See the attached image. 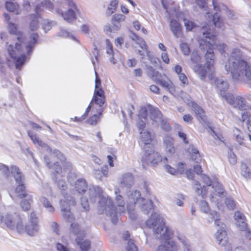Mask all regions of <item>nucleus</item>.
Masks as SVG:
<instances>
[{"instance_id":"obj_1","label":"nucleus","mask_w":251,"mask_h":251,"mask_svg":"<svg viewBox=\"0 0 251 251\" xmlns=\"http://www.w3.org/2000/svg\"><path fill=\"white\" fill-rule=\"evenodd\" d=\"M146 225L152 229L155 238L160 240L155 251H176L178 247L174 240L175 238L184 245L187 243L186 238L176 229L166 225L164 218L159 213H152L146 221Z\"/></svg>"},{"instance_id":"obj_2","label":"nucleus","mask_w":251,"mask_h":251,"mask_svg":"<svg viewBox=\"0 0 251 251\" xmlns=\"http://www.w3.org/2000/svg\"><path fill=\"white\" fill-rule=\"evenodd\" d=\"M38 37L36 33L25 38L18 36L17 38L8 37L5 46L7 61L14 63L17 69H21L28 60V56L32 52Z\"/></svg>"},{"instance_id":"obj_3","label":"nucleus","mask_w":251,"mask_h":251,"mask_svg":"<svg viewBox=\"0 0 251 251\" xmlns=\"http://www.w3.org/2000/svg\"><path fill=\"white\" fill-rule=\"evenodd\" d=\"M120 193L119 189H115L116 197L114 203L112 202L108 196L102 195V191L99 187H90L85 196L87 197L88 194L90 200L92 202H95L98 198L100 207V210L101 212L105 211V214L111 218L112 222L114 223L118 215H121L126 212L125 202Z\"/></svg>"},{"instance_id":"obj_4","label":"nucleus","mask_w":251,"mask_h":251,"mask_svg":"<svg viewBox=\"0 0 251 251\" xmlns=\"http://www.w3.org/2000/svg\"><path fill=\"white\" fill-rule=\"evenodd\" d=\"M242 57L240 50L234 49L224 63L225 69L235 81H242L247 78L251 88V63L243 60Z\"/></svg>"},{"instance_id":"obj_5","label":"nucleus","mask_w":251,"mask_h":251,"mask_svg":"<svg viewBox=\"0 0 251 251\" xmlns=\"http://www.w3.org/2000/svg\"><path fill=\"white\" fill-rule=\"evenodd\" d=\"M201 179L202 181L207 186H203L202 188L201 184L198 181H195L193 184V188L198 195L201 196V197L204 198L207 194V191L208 190L212 191L213 193L214 191V193L215 194H211L212 201H215V199L216 197H215V196H216L222 197V196L224 195V191L222 185L217 180L211 181L209 178L204 175L201 176ZM218 201L219 200H216V201Z\"/></svg>"},{"instance_id":"obj_6","label":"nucleus","mask_w":251,"mask_h":251,"mask_svg":"<svg viewBox=\"0 0 251 251\" xmlns=\"http://www.w3.org/2000/svg\"><path fill=\"white\" fill-rule=\"evenodd\" d=\"M4 223L6 226L12 230H16L23 233L25 230L21 217L13 213L12 208L0 205V223Z\"/></svg>"},{"instance_id":"obj_7","label":"nucleus","mask_w":251,"mask_h":251,"mask_svg":"<svg viewBox=\"0 0 251 251\" xmlns=\"http://www.w3.org/2000/svg\"><path fill=\"white\" fill-rule=\"evenodd\" d=\"M141 194L136 190L129 191L127 193L128 201L127 208L130 217L131 219L134 218L132 216L131 210L136 206L141 208L142 211L146 214H148L153 208V203L150 197L147 199L140 197Z\"/></svg>"},{"instance_id":"obj_8","label":"nucleus","mask_w":251,"mask_h":251,"mask_svg":"<svg viewBox=\"0 0 251 251\" xmlns=\"http://www.w3.org/2000/svg\"><path fill=\"white\" fill-rule=\"evenodd\" d=\"M207 33L203 32V37L204 38L200 39L198 42L200 47L203 50H207V52L205 55V65L206 66L207 76L209 79H212L214 78V69L213 66L215 63V57L212 51V48H214V45L211 43L214 42V36L211 35L210 37L207 36Z\"/></svg>"},{"instance_id":"obj_9","label":"nucleus","mask_w":251,"mask_h":251,"mask_svg":"<svg viewBox=\"0 0 251 251\" xmlns=\"http://www.w3.org/2000/svg\"><path fill=\"white\" fill-rule=\"evenodd\" d=\"M51 161H48L46 157H45V161L50 168L54 170L58 175L56 176L57 184L58 188L61 190H65L67 187L64 180L61 179L62 176L60 175L62 172L61 166H64L66 164L65 157L62 153L58 150H54L50 154Z\"/></svg>"},{"instance_id":"obj_10","label":"nucleus","mask_w":251,"mask_h":251,"mask_svg":"<svg viewBox=\"0 0 251 251\" xmlns=\"http://www.w3.org/2000/svg\"><path fill=\"white\" fill-rule=\"evenodd\" d=\"M209 215L211 220H208V223H210L214 220L215 224L217 226L215 237L218 243L221 246L225 247V250L226 251H231L230 245L228 244L227 241L226 226L221 222L220 215L216 211H210Z\"/></svg>"},{"instance_id":"obj_11","label":"nucleus","mask_w":251,"mask_h":251,"mask_svg":"<svg viewBox=\"0 0 251 251\" xmlns=\"http://www.w3.org/2000/svg\"><path fill=\"white\" fill-rule=\"evenodd\" d=\"M11 173L15 178L18 186L9 191V195L12 199L22 198L26 196L25 187L24 184V177L19 169L15 166L11 167Z\"/></svg>"},{"instance_id":"obj_12","label":"nucleus","mask_w":251,"mask_h":251,"mask_svg":"<svg viewBox=\"0 0 251 251\" xmlns=\"http://www.w3.org/2000/svg\"><path fill=\"white\" fill-rule=\"evenodd\" d=\"M148 109L146 107H142L138 115L137 126L140 132V141L145 145L149 144L151 141V135L150 132L144 129L147 121Z\"/></svg>"},{"instance_id":"obj_13","label":"nucleus","mask_w":251,"mask_h":251,"mask_svg":"<svg viewBox=\"0 0 251 251\" xmlns=\"http://www.w3.org/2000/svg\"><path fill=\"white\" fill-rule=\"evenodd\" d=\"M164 8L169 14L170 17L175 14L177 19L179 20L183 19L184 22V25L187 30H191L195 27V24L190 21L184 18V14L182 12L177 11L178 6L175 4L172 0H161Z\"/></svg>"},{"instance_id":"obj_14","label":"nucleus","mask_w":251,"mask_h":251,"mask_svg":"<svg viewBox=\"0 0 251 251\" xmlns=\"http://www.w3.org/2000/svg\"><path fill=\"white\" fill-rule=\"evenodd\" d=\"M142 165L144 168L150 164L152 166H155L161 162L163 164L167 162V157L162 156L159 153L153 151L151 153L146 152L142 158Z\"/></svg>"},{"instance_id":"obj_15","label":"nucleus","mask_w":251,"mask_h":251,"mask_svg":"<svg viewBox=\"0 0 251 251\" xmlns=\"http://www.w3.org/2000/svg\"><path fill=\"white\" fill-rule=\"evenodd\" d=\"M71 230L72 233L76 236L75 241L77 244L80 246L81 250L82 251H87L90 246V241L85 240L83 242H81L85 234V230L81 229L79 226L75 223L71 224Z\"/></svg>"},{"instance_id":"obj_16","label":"nucleus","mask_w":251,"mask_h":251,"mask_svg":"<svg viewBox=\"0 0 251 251\" xmlns=\"http://www.w3.org/2000/svg\"><path fill=\"white\" fill-rule=\"evenodd\" d=\"M148 73L155 81L158 82L171 94L174 95L175 93V87L171 80L165 75H162L158 72H155L152 70L149 71Z\"/></svg>"},{"instance_id":"obj_17","label":"nucleus","mask_w":251,"mask_h":251,"mask_svg":"<svg viewBox=\"0 0 251 251\" xmlns=\"http://www.w3.org/2000/svg\"><path fill=\"white\" fill-rule=\"evenodd\" d=\"M95 90L93 98L91 102L94 103L95 109H99V108H101V106L103 104L105 98L104 91L100 88L101 85L100 80L98 78L96 72H95Z\"/></svg>"},{"instance_id":"obj_18","label":"nucleus","mask_w":251,"mask_h":251,"mask_svg":"<svg viewBox=\"0 0 251 251\" xmlns=\"http://www.w3.org/2000/svg\"><path fill=\"white\" fill-rule=\"evenodd\" d=\"M75 204V201L73 197L67 193L63 194V198L60 200L61 209L63 216L68 220H71L73 219L70 212V206Z\"/></svg>"},{"instance_id":"obj_19","label":"nucleus","mask_w":251,"mask_h":251,"mask_svg":"<svg viewBox=\"0 0 251 251\" xmlns=\"http://www.w3.org/2000/svg\"><path fill=\"white\" fill-rule=\"evenodd\" d=\"M191 68L195 73L203 80L207 76V71L205 70L204 67L200 64L201 61V56L197 51H194L191 56Z\"/></svg>"},{"instance_id":"obj_20","label":"nucleus","mask_w":251,"mask_h":251,"mask_svg":"<svg viewBox=\"0 0 251 251\" xmlns=\"http://www.w3.org/2000/svg\"><path fill=\"white\" fill-rule=\"evenodd\" d=\"M68 9L64 12L58 8L54 9L55 12L61 15L63 19L68 23H72L76 19V12L77 11L76 5L72 0L68 2Z\"/></svg>"},{"instance_id":"obj_21","label":"nucleus","mask_w":251,"mask_h":251,"mask_svg":"<svg viewBox=\"0 0 251 251\" xmlns=\"http://www.w3.org/2000/svg\"><path fill=\"white\" fill-rule=\"evenodd\" d=\"M148 109V114H150L151 119L155 123L161 122V128L166 131L171 129V126L169 123L164 120H162V115L160 111L157 108H154L150 106L146 107Z\"/></svg>"},{"instance_id":"obj_22","label":"nucleus","mask_w":251,"mask_h":251,"mask_svg":"<svg viewBox=\"0 0 251 251\" xmlns=\"http://www.w3.org/2000/svg\"><path fill=\"white\" fill-rule=\"evenodd\" d=\"M181 95V97L184 101L192 108L198 120L201 122H205V118L203 110L195 102L191 100V98L188 95L184 92H182Z\"/></svg>"},{"instance_id":"obj_23","label":"nucleus","mask_w":251,"mask_h":251,"mask_svg":"<svg viewBox=\"0 0 251 251\" xmlns=\"http://www.w3.org/2000/svg\"><path fill=\"white\" fill-rule=\"evenodd\" d=\"M24 227L25 230L23 233L25 232L29 235L33 236L38 232L39 227L38 225V218L35 213H31L29 224L26 226L24 225Z\"/></svg>"},{"instance_id":"obj_24","label":"nucleus","mask_w":251,"mask_h":251,"mask_svg":"<svg viewBox=\"0 0 251 251\" xmlns=\"http://www.w3.org/2000/svg\"><path fill=\"white\" fill-rule=\"evenodd\" d=\"M234 219L237 228L240 230L246 231L247 233H251V231L247 228L246 217L243 213L239 211L236 212L234 215Z\"/></svg>"},{"instance_id":"obj_25","label":"nucleus","mask_w":251,"mask_h":251,"mask_svg":"<svg viewBox=\"0 0 251 251\" xmlns=\"http://www.w3.org/2000/svg\"><path fill=\"white\" fill-rule=\"evenodd\" d=\"M225 100L228 103L239 109H242L246 104L245 100L243 97L239 96L234 97L231 94H228V97Z\"/></svg>"},{"instance_id":"obj_26","label":"nucleus","mask_w":251,"mask_h":251,"mask_svg":"<svg viewBox=\"0 0 251 251\" xmlns=\"http://www.w3.org/2000/svg\"><path fill=\"white\" fill-rule=\"evenodd\" d=\"M215 84L218 89L221 96L226 99L228 97V94L226 91L228 89L229 85L226 80L223 78H217L215 80Z\"/></svg>"},{"instance_id":"obj_27","label":"nucleus","mask_w":251,"mask_h":251,"mask_svg":"<svg viewBox=\"0 0 251 251\" xmlns=\"http://www.w3.org/2000/svg\"><path fill=\"white\" fill-rule=\"evenodd\" d=\"M163 143L166 154L168 156L173 155L176 151L174 146V140L172 137L166 135L163 139Z\"/></svg>"},{"instance_id":"obj_28","label":"nucleus","mask_w":251,"mask_h":251,"mask_svg":"<svg viewBox=\"0 0 251 251\" xmlns=\"http://www.w3.org/2000/svg\"><path fill=\"white\" fill-rule=\"evenodd\" d=\"M93 107L91 108L88 116L90 117L87 119V122L91 125H95L100 119V116L101 114V109H95L94 104Z\"/></svg>"},{"instance_id":"obj_29","label":"nucleus","mask_w":251,"mask_h":251,"mask_svg":"<svg viewBox=\"0 0 251 251\" xmlns=\"http://www.w3.org/2000/svg\"><path fill=\"white\" fill-rule=\"evenodd\" d=\"M130 38L132 40L135 41L137 44H138L141 48L144 50L142 51L140 50H138L139 54L142 57H143L145 56V52L148 53V46L146 44L145 41L141 38L138 37L135 34L132 33L130 35Z\"/></svg>"},{"instance_id":"obj_30","label":"nucleus","mask_w":251,"mask_h":251,"mask_svg":"<svg viewBox=\"0 0 251 251\" xmlns=\"http://www.w3.org/2000/svg\"><path fill=\"white\" fill-rule=\"evenodd\" d=\"M8 28L10 33V35L8 37L12 36L14 38H17V36L24 37L22 33L18 32L16 25L10 23L8 25ZM0 38L2 40H4L5 38L8 39V36L5 33H2L0 34Z\"/></svg>"},{"instance_id":"obj_31","label":"nucleus","mask_w":251,"mask_h":251,"mask_svg":"<svg viewBox=\"0 0 251 251\" xmlns=\"http://www.w3.org/2000/svg\"><path fill=\"white\" fill-rule=\"evenodd\" d=\"M215 10L220 11L223 14H226L229 18L232 17V11L228 10L226 6L223 4H219L217 0H213L212 1Z\"/></svg>"},{"instance_id":"obj_32","label":"nucleus","mask_w":251,"mask_h":251,"mask_svg":"<svg viewBox=\"0 0 251 251\" xmlns=\"http://www.w3.org/2000/svg\"><path fill=\"white\" fill-rule=\"evenodd\" d=\"M170 27L171 31L176 38H178L181 35L182 27L177 21L174 19L171 20Z\"/></svg>"},{"instance_id":"obj_33","label":"nucleus","mask_w":251,"mask_h":251,"mask_svg":"<svg viewBox=\"0 0 251 251\" xmlns=\"http://www.w3.org/2000/svg\"><path fill=\"white\" fill-rule=\"evenodd\" d=\"M207 14L208 15L207 16L209 19V25L213 24L219 28L223 27L224 25L223 20L218 13H215L213 16H211L209 15V13H207Z\"/></svg>"},{"instance_id":"obj_34","label":"nucleus","mask_w":251,"mask_h":251,"mask_svg":"<svg viewBox=\"0 0 251 251\" xmlns=\"http://www.w3.org/2000/svg\"><path fill=\"white\" fill-rule=\"evenodd\" d=\"M163 166L165 171L168 173L172 175H176V164L170 157H167V162L164 163Z\"/></svg>"},{"instance_id":"obj_35","label":"nucleus","mask_w":251,"mask_h":251,"mask_svg":"<svg viewBox=\"0 0 251 251\" xmlns=\"http://www.w3.org/2000/svg\"><path fill=\"white\" fill-rule=\"evenodd\" d=\"M45 8L53 12V3L51 2L50 0H44V1H43L41 4L38 5L36 6L35 8V11L37 14H39Z\"/></svg>"},{"instance_id":"obj_36","label":"nucleus","mask_w":251,"mask_h":251,"mask_svg":"<svg viewBox=\"0 0 251 251\" xmlns=\"http://www.w3.org/2000/svg\"><path fill=\"white\" fill-rule=\"evenodd\" d=\"M87 185L86 181L83 179H79L75 183V189L79 194H83L86 192Z\"/></svg>"},{"instance_id":"obj_37","label":"nucleus","mask_w":251,"mask_h":251,"mask_svg":"<svg viewBox=\"0 0 251 251\" xmlns=\"http://www.w3.org/2000/svg\"><path fill=\"white\" fill-rule=\"evenodd\" d=\"M105 43L106 45V53L108 55L109 61L113 64H115L117 63V61L114 58V55L115 53L113 50L112 44L108 39L106 40Z\"/></svg>"},{"instance_id":"obj_38","label":"nucleus","mask_w":251,"mask_h":251,"mask_svg":"<svg viewBox=\"0 0 251 251\" xmlns=\"http://www.w3.org/2000/svg\"><path fill=\"white\" fill-rule=\"evenodd\" d=\"M28 135L34 144H37L39 146L42 148H44L45 149L47 150V151L49 152H51V149L50 148V147L43 143L42 141H41L40 139L37 136V135L31 132H28Z\"/></svg>"},{"instance_id":"obj_39","label":"nucleus","mask_w":251,"mask_h":251,"mask_svg":"<svg viewBox=\"0 0 251 251\" xmlns=\"http://www.w3.org/2000/svg\"><path fill=\"white\" fill-rule=\"evenodd\" d=\"M40 202L48 212L52 213L54 212V207L47 198L41 197L40 198Z\"/></svg>"},{"instance_id":"obj_40","label":"nucleus","mask_w":251,"mask_h":251,"mask_svg":"<svg viewBox=\"0 0 251 251\" xmlns=\"http://www.w3.org/2000/svg\"><path fill=\"white\" fill-rule=\"evenodd\" d=\"M58 35L63 38H68L75 41L78 42V40L76 37V34L74 32H69L67 30L61 29L58 32Z\"/></svg>"},{"instance_id":"obj_41","label":"nucleus","mask_w":251,"mask_h":251,"mask_svg":"<svg viewBox=\"0 0 251 251\" xmlns=\"http://www.w3.org/2000/svg\"><path fill=\"white\" fill-rule=\"evenodd\" d=\"M42 21L41 18L38 15L31 16V20L29 24V28L31 31L37 30L39 27V24Z\"/></svg>"},{"instance_id":"obj_42","label":"nucleus","mask_w":251,"mask_h":251,"mask_svg":"<svg viewBox=\"0 0 251 251\" xmlns=\"http://www.w3.org/2000/svg\"><path fill=\"white\" fill-rule=\"evenodd\" d=\"M121 183L123 186L128 187L131 186L133 183V176L130 173L124 175Z\"/></svg>"},{"instance_id":"obj_43","label":"nucleus","mask_w":251,"mask_h":251,"mask_svg":"<svg viewBox=\"0 0 251 251\" xmlns=\"http://www.w3.org/2000/svg\"><path fill=\"white\" fill-rule=\"evenodd\" d=\"M189 151L191 155L192 159L196 163H200L201 161V157L197 149L192 145L190 146Z\"/></svg>"},{"instance_id":"obj_44","label":"nucleus","mask_w":251,"mask_h":251,"mask_svg":"<svg viewBox=\"0 0 251 251\" xmlns=\"http://www.w3.org/2000/svg\"><path fill=\"white\" fill-rule=\"evenodd\" d=\"M205 33H206L207 36L210 37L211 36V35H213L214 36V42H212L211 40H210L211 43H212L214 45V48H212V49L216 48L221 53H222L224 51L226 47V45L223 43H219L218 44H217L216 43V37L214 34H213V33H211L209 31H206L204 32Z\"/></svg>"},{"instance_id":"obj_45","label":"nucleus","mask_w":251,"mask_h":251,"mask_svg":"<svg viewBox=\"0 0 251 251\" xmlns=\"http://www.w3.org/2000/svg\"><path fill=\"white\" fill-rule=\"evenodd\" d=\"M6 8L7 10L16 13L17 14H20L21 12L19 10V5L16 2L13 1H7L5 3Z\"/></svg>"},{"instance_id":"obj_46","label":"nucleus","mask_w":251,"mask_h":251,"mask_svg":"<svg viewBox=\"0 0 251 251\" xmlns=\"http://www.w3.org/2000/svg\"><path fill=\"white\" fill-rule=\"evenodd\" d=\"M93 104V102L90 103L89 106L86 108V109L85 111V113L81 117H75L74 118H71V119L74 121L79 122H81V121H83L84 120H85L88 116L89 112L91 108H92L94 107Z\"/></svg>"},{"instance_id":"obj_47","label":"nucleus","mask_w":251,"mask_h":251,"mask_svg":"<svg viewBox=\"0 0 251 251\" xmlns=\"http://www.w3.org/2000/svg\"><path fill=\"white\" fill-rule=\"evenodd\" d=\"M233 135L235 137L236 141L240 145H243L244 139L243 134L241 131L237 128H235L233 130Z\"/></svg>"},{"instance_id":"obj_48","label":"nucleus","mask_w":251,"mask_h":251,"mask_svg":"<svg viewBox=\"0 0 251 251\" xmlns=\"http://www.w3.org/2000/svg\"><path fill=\"white\" fill-rule=\"evenodd\" d=\"M118 4V1L117 0H111L106 12V14L108 16H110L112 13H113L116 11Z\"/></svg>"},{"instance_id":"obj_49","label":"nucleus","mask_w":251,"mask_h":251,"mask_svg":"<svg viewBox=\"0 0 251 251\" xmlns=\"http://www.w3.org/2000/svg\"><path fill=\"white\" fill-rule=\"evenodd\" d=\"M32 202V197L29 196L27 199L23 200L21 203V206L24 211L28 210L30 208V204Z\"/></svg>"},{"instance_id":"obj_50","label":"nucleus","mask_w":251,"mask_h":251,"mask_svg":"<svg viewBox=\"0 0 251 251\" xmlns=\"http://www.w3.org/2000/svg\"><path fill=\"white\" fill-rule=\"evenodd\" d=\"M108 174V168L106 166L103 167L101 170H96L95 176L96 178L101 179L103 176H107Z\"/></svg>"},{"instance_id":"obj_51","label":"nucleus","mask_w":251,"mask_h":251,"mask_svg":"<svg viewBox=\"0 0 251 251\" xmlns=\"http://www.w3.org/2000/svg\"><path fill=\"white\" fill-rule=\"evenodd\" d=\"M199 208L201 212L208 213L210 211V207L207 202L204 200L201 201L199 203Z\"/></svg>"},{"instance_id":"obj_52","label":"nucleus","mask_w":251,"mask_h":251,"mask_svg":"<svg viewBox=\"0 0 251 251\" xmlns=\"http://www.w3.org/2000/svg\"><path fill=\"white\" fill-rule=\"evenodd\" d=\"M243 121L247 120V127L249 131L251 132V117L248 112H245L242 114Z\"/></svg>"},{"instance_id":"obj_53","label":"nucleus","mask_w":251,"mask_h":251,"mask_svg":"<svg viewBox=\"0 0 251 251\" xmlns=\"http://www.w3.org/2000/svg\"><path fill=\"white\" fill-rule=\"evenodd\" d=\"M241 175L245 178H250L251 176L250 170L245 164L241 165Z\"/></svg>"},{"instance_id":"obj_54","label":"nucleus","mask_w":251,"mask_h":251,"mask_svg":"<svg viewBox=\"0 0 251 251\" xmlns=\"http://www.w3.org/2000/svg\"><path fill=\"white\" fill-rule=\"evenodd\" d=\"M115 153L116 150L113 149L112 151L110 153V154L107 155V156L108 164L111 167H114V165L113 163V161L115 160L117 158Z\"/></svg>"},{"instance_id":"obj_55","label":"nucleus","mask_w":251,"mask_h":251,"mask_svg":"<svg viewBox=\"0 0 251 251\" xmlns=\"http://www.w3.org/2000/svg\"><path fill=\"white\" fill-rule=\"evenodd\" d=\"M126 19V16L121 14H117L113 16L112 21L121 23L124 22Z\"/></svg>"},{"instance_id":"obj_56","label":"nucleus","mask_w":251,"mask_h":251,"mask_svg":"<svg viewBox=\"0 0 251 251\" xmlns=\"http://www.w3.org/2000/svg\"><path fill=\"white\" fill-rule=\"evenodd\" d=\"M56 248L58 251H72L65 244L60 243L56 244Z\"/></svg>"},{"instance_id":"obj_57","label":"nucleus","mask_w":251,"mask_h":251,"mask_svg":"<svg viewBox=\"0 0 251 251\" xmlns=\"http://www.w3.org/2000/svg\"><path fill=\"white\" fill-rule=\"evenodd\" d=\"M180 49L183 53L185 55H188L190 53V49L187 43H183L180 45Z\"/></svg>"},{"instance_id":"obj_58","label":"nucleus","mask_w":251,"mask_h":251,"mask_svg":"<svg viewBox=\"0 0 251 251\" xmlns=\"http://www.w3.org/2000/svg\"><path fill=\"white\" fill-rule=\"evenodd\" d=\"M227 207L229 209H233L235 206V203L231 198H227L225 201Z\"/></svg>"},{"instance_id":"obj_59","label":"nucleus","mask_w":251,"mask_h":251,"mask_svg":"<svg viewBox=\"0 0 251 251\" xmlns=\"http://www.w3.org/2000/svg\"><path fill=\"white\" fill-rule=\"evenodd\" d=\"M161 58L162 61L166 64H169L170 62V59L169 57L167 51L162 52L161 53Z\"/></svg>"},{"instance_id":"obj_60","label":"nucleus","mask_w":251,"mask_h":251,"mask_svg":"<svg viewBox=\"0 0 251 251\" xmlns=\"http://www.w3.org/2000/svg\"><path fill=\"white\" fill-rule=\"evenodd\" d=\"M127 251H137L138 248L132 241H129L127 243Z\"/></svg>"},{"instance_id":"obj_61","label":"nucleus","mask_w":251,"mask_h":251,"mask_svg":"<svg viewBox=\"0 0 251 251\" xmlns=\"http://www.w3.org/2000/svg\"><path fill=\"white\" fill-rule=\"evenodd\" d=\"M52 24V22H49L47 20L44 21V23L43 24V28L46 32L51 28Z\"/></svg>"},{"instance_id":"obj_62","label":"nucleus","mask_w":251,"mask_h":251,"mask_svg":"<svg viewBox=\"0 0 251 251\" xmlns=\"http://www.w3.org/2000/svg\"><path fill=\"white\" fill-rule=\"evenodd\" d=\"M228 159L229 162L232 164H234L236 162V157L235 154L230 151L228 152Z\"/></svg>"},{"instance_id":"obj_63","label":"nucleus","mask_w":251,"mask_h":251,"mask_svg":"<svg viewBox=\"0 0 251 251\" xmlns=\"http://www.w3.org/2000/svg\"><path fill=\"white\" fill-rule=\"evenodd\" d=\"M176 174L182 173L184 171V165L181 163L176 164Z\"/></svg>"},{"instance_id":"obj_64","label":"nucleus","mask_w":251,"mask_h":251,"mask_svg":"<svg viewBox=\"0 0 251 251\" xmlns=\"http://www.w3.org/2000/svg\"><path fill=\"white\" fill-rule=\"evenodd\" d=\"M179 80L183 84L187 83L188 80L186 76L184 73H182L178 75Z\"/></svg>"}]
</instances>
